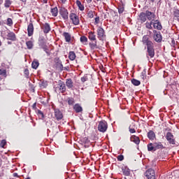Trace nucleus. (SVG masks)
<instances>
[{"instance_id":"obj_1","label":"nucleus","mask_w":179,"mask_h":179,"mask_svg":"<svg viewBox=\"0 0 179 179\" xmlns=\"http://www.w3.org/2000/svg\"><path fill=\"white\" fill-rule=\"evenodd\" d=\"M142 43L143 45L146 46V57L148 59L150 58V59H152V58H155V55H156L155 52V43L150 41V38H149L148 35L143 36Z\"/></svg>"},{"instance_id":"obj_2","label":"nucleus","mask_w":179,"mask_h":179,"mask_svg":"<svg viewBox=\"0 0 179 179\" xmlns=\"http://www.w3.org/2000/svg\"><path fill=\"white\" fill-rule=\"evenodd\" d=\"M88 38L90 41H91V42L89 43L91 50H95V48H97V38H96V34H94V32L90 31L88 33Z\"/></svg>"},{"instance_id":"obj_3","label":"nucleus","mask_w":179,"mask_h":179,"mask_svg":"<svg viewBox=\"0 0 179 179\" xmlns=\"http://www.w3.org/2000/svg\"><path fill=\"white\" fill-rule=\"evenodd\" d=\"M38 45L39 47L43 49V51H45V52H46L48 55H50V52L48 51V46H47V42H45V38H44V37H39Z\"/></svg>"},{"instance_id":"obj_4","label":"nucleus","mask_w":179,"mask_h":179,"mask_svg":"<svg viewBox=\"0 0 179 179\" xmlns=\"http://www.w3.org/2000/svg\"><path fill=\"white\" fill-rule=\"evenodd\" d=\"M107 129H108V124L106 120H101L99 122L98 124V131L99 132H106Z\"/></svg>"},{"instance_id":"obj_5","label":"nucleus","mask_w":179,"mask_h":179,"mask_svg":"<svg viewBox=\"0 0 179 179\" xmlns=\"http://www.w3.org/2000/svg\"><path fill=\"white\" fill-rule=\"evenodd\" d=\"M59 13L62 17V18L63 19V20H68V19H69V13L68 12V9L64 7H61L59 10Z\"/></svg>"},{"instance_id":"obj_6","label":"nucleus","mask_w":179,"mask_h":179,"mask_svg":"<svg viewBox=\"0 0 179 179\" xmlns=\"http://www.w3.org/2000/svg\"><path fill=\"white\" fill-rule=\"evenodd\" d=\"M147 179H156V172L153 169H148L144 173Z\"/></svg>"},{"instance_id":"obj_7","label":"nucleus","mask_w":179,"mask_h":179,"mask_svg":"<svg viewBox=\"0 0 179 179\" xmlns=\"http://www.w3.org/2000/svg\"><path fill=\"white\" fill-rule=\"evenodd\" d=\"M69 18L74 26H78V24L80 23V21L79 20V16H78V15H76L75 13H71L69 15Z\"/></svg>"},{"instance_id":"obj_8","label":"nucleus","mask_w":179,"mask_h":179,"mask_svg":"<svg viewBox=\"0 0 179 179\" xmlns=\"http://www.w3.org/2000/svg\"><path fill=\"white\" fill-rule=\"evenodd\" d=\"M96 33L99 40L103 41L104 38H106V32L104 31V29H103L101 27H99L96 30Z\"/></svg>"},{"instance_id":"obj_9","label":"nucleus","mask_w":179,"mask_h":179,"mask_svg":"<svg viewBox=\"0 0 179 179\" xmlns=\"http://www.w3.org/2000/svg\"><path fill=\"white\" fill-rule=\"evenodd\" d=\"M153 33V39L155 40V41H156V43H162V41L163 40L162 33L157 30H154Z\"/></svg>"},{"instance_id":"obj_10","label":"nucleus","mask_w":179,"mask_h":179,"mask_svg":"<svg viewBox=\"0 0 179 179\" xmlns=\"http://www.w3.org/2000/svg\"><path fill=\"white\" fill-rule=\"evenodd\" d=\"M54 115L57 121H61L64 118V114L58 108L54 109Z\"/></svg>"},{"instance_id":"obj_11","label":"nucleus","mask_w":179,"mask_h":179,"mask_svg":"<svg viewBox=\"0 0 179 179\" xmlns=\"http://www.w3.org/2000/svg\"><path fill=\"white\" fill-rule=\"evenodd\" d=\"M166 139L171 145H176V139H174V135L171 132H168L166 136Z\"/></svg>"},{"instance_id":"obj_12","label":"nucleus","mask_w":179,"mask_h":179,"mask_svg":"<svg viewBox=\"0 0 179 179\" xmlns=\"http://www.w3.org/2000/svg\"><path fill=\"white\" fill-rule=\"evenodd\" d=\"M27 33H28V37H31V36L34 34V26L33 25V22H31L28 24Z\"/></svg>"},{"instance_id":"obj_13","label":"nucleus","mask_w":179,"mask_h":179,"mask_svg":"<svg viewBox=\"0 0 179 179\" xmlns=\"http://www.w3.org/2000/svg\"><path fill=\"white\" fill-rule=\"evenodd\" d=\"M42 29L43 30V33L45 34H48V33L51 31V26H50V24L48 22H45V24H43Z\"/></svg>"},{"instance_id":"obj_14","label":"nucleus","mask_w":179,"mask_h":179,"mask_svg":"<svg viewBox=\"0 0 179 179\" xmlns=\"http://www.w3.org/2000/svg\"><path fill=\"white\" fill-rule=\"evenodd\" d=\"M55 62L56 64V67L57 68V69H59L60 71H65V69H66V68L64 69V66L62 65V62H61V60H59V58H56L55 59Z\"/></svg>"},{"instance_id":"obj_15","label":"nucleus","mask_w":179,"mask_h":179,"mask_svg":"<svg viewBox=\"0 0 179 179\" xmlns=\"http://www.w3.org/2000/svg\"><path fill=\"white\" fill-rule=\"evenodd\" d=\"M152 26L154 29H156L157 30H162V29H163V26H162V23L159 20H154Z\"/></svg>"},{"instance_id":"obj_16","label":"nucleus","mask_w":179,"mask_h":179,"mask_svg":"<svg viewBox=\"0 0 179 179\" xmlns=\"http://www.w3.org/2000/svg\"><path fill=\"white\" fill-rule=\"evenodd\" d=\"M145 15H147V19H148L149 20H153L154 22L155 19H156V14H155V13L146 10Z\"/></svg>"},{"instance_id":"obj_17","label":"nucleus","mask_w":179,"mask_h":179,"mask_svg":"<svg viewBox=\"0 0 179 179\" xmlns=\"http://www.w3.org/2000/svg\"><path fill=\"white\" fill-rule=\"evenodd\" d=\"M148 20V17L146 15V12H142L139 14L138 20H140L141 23H145Z\"/></svg>"},{"instance_id":"obj_18","label":"nucleus","mask_w":179,"mask_h":179,"mask_svg":"<svg viewBox=\"0 0 179 179\" xmlns=\"http://www.w3.org/2000/svg\"><path fill=\"white\" fill-rule=\"evenodd\" d=\"M63 37L66 43H71V40H72V36L69 34V32H63Z\"/></svg>"},{"instance_id":"obj_19","label":"nucleus","mask_w":179,"mask_h":179,"mask_svg":"<svg viewBox=\"0 0 179 179\" xmlns=\"http://www.w3.org/2000/svg\"><path fill=\"white\" fill-rule=\"evenodd\" d=\"M59 89L62 93H65L66 92V85L64 81H59Z\"/></svg>"},{"instance_id":"obj_20","label":"nucleus","mask_w":179,"mask_h":179,"mask_svg":"<svg viewBox=\"0 0 179 179\" xmlns=\"http://www.w3.org/2000/svg\"><path fill=\"white\" fill-rule=\"evenodd\" d=\"M73 108L77 113H82L83 111V108H82V106L79 103H76L73 106Z\"/></svg>"},{"instance_id":"obj_21","label":"nucleus","mask_w":179,"mask_h":179,"mask_svg":"<svg viewBox=\"0 0 179 179\" xmlns=\"http://www.w3.org/2000/svg\"><path fill=\"white\" fill-rule=\"evenodd\" d=\"M148 138L150 141H155L156 139V134L152 130H150L148 133Z\"/></svg>"},{"instance_id":"obj_22","label":"nucleus","mask_w":179,"mask_h":179,"mask_svg":"<svg viewBox=\"0 0 179 179\" xmlns=\"http://www.w3.org/2000/svg\"><path fill=\"white\" fill-rule=\"evenodd\" d=\"M130 141L134 142V143H136V145H139V143H141V139L135 135L131 136Z\"/></svg>"},{"instance_id":"obj_23","label":"nucleus","mask_w":179,"mask_h":179,"mask_svg":"<svg viewBox=\"0 0 179 179\" xmlns=\"http://www.w3.org/2000/svg\"><path fill=\"white\" fill-rule=\"evenodd\" d=\"M7 40H10L11 41H16V34L13 32H9L7 34Z\"/></svg>"},{"instance_id":"obj_24","label":"nucleus","mask_w":179,"mask_h":179,"mask_svg":"<svg viewBox=\"0 0 179 179\" xmlns=\"http://www.w3.org/2000/svg\"><path fill=\"white\" fill-rule=\"evenodd\" d=\"M66 85L68 89H72L73 87V81H72V79L67 78L66 80Z\"/></svg>"},{"instance_id":"obj_25","label":"nucleus","mask_w":179,"mask_h":179,"mask_svg":"<svg viewBox=\"0 0 179 179\" xmlns=\"http://www.w3.org/2000/svg\"><path fill=\"white\" fill-rule=\"evenodd\" d=\"M50 13L53 17L58 16V7H54L50 9Z\"/></svg>"},{"instance_id":"obj_26","label":"nucleus","mask_w":179,"mask_h":179,"mask_svg":"<svg viewBox=\"0 0 179 179\" xmlns=\"http://www.w3.org/2000/svg\"><path fill=\"white\" fill-rule=\"evenodd\" d=\"M154 146L155 150H158L159 149H164V146L162 143V142H155L154 143Z\"/></svg>"},{"instance_id":"obj_27","label":"nucleus","mask_w":179,"mask_h":179,"mask_svg":"<svg viewBox=\"0 0 179 179\" xmlns=\"http://www.w3.org/2000/svg\"><path fill=\"white\" fill-rule=\"evenodd\" d=\"M173 19L175 20H177L178 22H179V10H178V8H175L173 10Z\"/></svg>"},{"instance_id":"obj_28","label":"nucleus","mask_w":179,"mask_h":179,"mask_svg":"<svg viewBox=\"0 0 179 179\" xmlns=\"http://www.w3.org/2000/svg\"><path fill=\"white\" fill-rule=\"evenodd\" d=\"M76 3L79 10H81V11L85 10V6L83 4H82V2H80V1L77 0L76 1Z\"/></svg>"},{"instance_id":"obj_29","label":"nucleus","mask_w":179,"mask_h":179,"mask_svg":"<svg viewBox=\"0 0 179 179\" xmlns=\"http://www.w3.org/2000/svg\"><path fill=\"white\" fill-rule=\"evenodd\" d=\"M69 59L70 61H75L76 59V54H75V52L71 51L69 53Z\"/></svg>"},{"instance_id":"obj_30","label":"nucleus","mask_w":179,"mask_h":179,"mask_svg":"<svg viewBox=\"0 0 179 179\" xmlns=\"http://www.w3.org/2000/svg\"><path fill=\"white\" fill-rule=\"evenodd\" d=\"M147 148H148V152H152V151L156 152V150L155 148V143H150L149 144H148Z\"/></svg>"},{"instance_id":"obj_31","label":"nucleus","mask_w":179,"mask_h":179,"mask_svg":"<svg viewBox=\"0 0 179 179\" xmlns=\"http://www.w3.org/2000/svg\"><path fill=\"white\" fill-rule=\"evenodd\" d=\"M39 65H40V63H38V61H34L32 62L31 67L33 68V69H37Z\"/></svg>"},{"instance_id":"obj_32","label":"nucleus","mask_w":179,"mask_h":179,"mask_svg":"<svg viewBox=\"0 0 179 179\" xmlns=\"http://www.w3.org/2000/svg\"><path fill=\"white\" fill-rule=\"evenodd\" d=\"M152 24H153V20H152L150 22H146L145 23L146 29H149V30H153V27H152Z\"/></svg>"},{"instance_id":"obj_33","label":"nucleus","mask_w":179,"mask_h":179,"mask_svg":"<svg viewBox=\"0 0 179 179\" xmlns=\"http://www.w3.org/2000/svg\"><path fill=\"white\" fill-rule=\"evenodd\" d=\"M26 45L28 48V50H31V48H33V41H28L26 42Z\"/></svg>"},{"instance_id":"obj_34","label":"nucleus","mask_w":179,"mask_h":179,"mask_svg":"<svg viewBox=\"0 0 179 179\" xmlns=\"http://www.w3.org/2000/svg\"><path fill=\"white\" fill-rule=\"evenodd\" d=\"M131 83L134 86H139L141 85V82L135 78L131 79Z\"/></svg>"},{"instance_id":"obj_35","label":"nucleus","mask_w":179,"mask_h":179,"mask_svg":"<svg viewBox=\"0 0 179 179\" xmlns=\"http://www.w3.org/2000/svg\"><path fill=\"white\" fill-rule=\"evenodd\" d=\"M122 173L124 174V176H129V174H131V171H129V169L128 168H124L122 169Z\"/></svg>"},{"instance_id":"obj_36","label":"nucleus","mask_w":179,"mask_h":179,"mask_svg":"<svg viewBox=\"0 0 179 179\" xmlns=\"http://www.w3.org/2000/svg\"><path fill=\"white\" fill-rule=\"evenodd\" d=\"M94 13H96V12L92 11V10H90L87 13V17H90V19H93V17H94Z\"/></svg>"},{"instance_id":"obj_37","label":"nucleus","mask_w":179,"mask_h":179,"mask_svg":"<svg viewBox=\"0 0 179 179\" xmlns=\"http://www.w3.org/2000/svg\"><path fill=\"white\" fill-rule=\"evenodd\" d=\"M67 103L69 106H73V104H75V99H73V98H69Z\"/></svg>"},{"instance_id":"obj_38","label":"nucleus","mask_w":179,"mask_h":179,"mask_svg":"<svg viewBox=\"0 0 179 179\" xmlns=\"http://www.w3.org/2000/svg\"><path fill=\"white\" fill-rule=\"evenodd\" d=\"M80 41L83 43H87V37L83 36L80 38Z\"/></svg>"},{"instance_id":"obj_39","label":"nucleus","mask_w":179,"mask_h":179,"mask_svg":"<svg viewBox=\"0 0 179 179\" xmlns=\"http://www.w3.org/2000/svg\"><path fill=\"white\" fill-rule=\"evenodd\" d=\"M141 78L143 80H145L146 78V70H143L141 73Z\"/></svg>"},{"instance_id":"obj_40","label":"nucleus","mask_w":179,"mask_h":179,"mask_svg":"<svg viewBox=\"0 0 179 179\" xmlns=\"http://www.w3.org/2000/svg\"><path fill=\"white\" fill-rule=\"evenodd\" d=\"M5 146H6V140H1L0 143V147L3 148V149H5Z\"/></svg>"},{"instance_id":"obj_41","label":"nucleus","mask_w":179,"mask_h":179,"mask_svg":"<svg viewBox=\"0 0 179 179\" xmlns=\"http://www.w3.org/2000/svg\"><path fill=\"white\" fill-rule=\"evenodd\" d=\"M13 20H12V18H8L7 19V26H13Z\"/></svg>"},{"instance_id":"obj_42","label":"nucleus","mask_w":179,"mask_h":179,"mask_svg":"<svg viewBox=\"0 0 179 179\" xmlns=\"http://www.w3.org/2000/svg\"><path fill=\"white\" fill-rule=\"evenodd\" d=\"M129 132H130V134H135V132H136V130H135V128H133L131 125H130L129 127Z\"/></svg>"},{"instance_id":"obj_43","label":"nucleus","mask_w":179,"mask_h":179,"mask_svg":"<svg viewBox=\"0 0 179 179\" xmlns=\"http://www.w3.org/2000/svg\"><path fill=\"white\" fill-rule=\"evenodd\" d=\"M4 6L5 8H9L10 6V0H6Z\"/></svg>"},{"instance_id":"obj_44","label":"nucleus","mask_w":179,"mask_h":179,"mask_svg":"<svg viewBox=\"0 0 179 179\" xmlns=\"http://www.w3.org/2000/svg\"><path fill=\"white\" fill-rule=\"evenodd\" d=\"M88 78H87V76H84L83 77L81 78V82L83 83H85V82H87L88 80Z\"/></svg>"},{"instance_id":"obj_45","label":"nucleus","mask_w":179,"mask_h":179,"mask_svg":"<svg viewBox=\"0 0 179 179\" xmlns=\"http://www.w3.org/2000/svg\"><path fill=\"white\" fill-rule=\"evenodd\" d=\"M24 73L26 76V78L29 77V76L30 75V73L29 71V69H25L24 71Z\"/></svg>"},{"instance_id":"obj_46","label":"nucleus","mask_w":179,"mask_h":179,"mask_svg":"<svg viewBox=\"0 0 179 179\" xmlns=\"http://www.w3.org/2000/svg\"><path fill=\"white\" fill-rule=\"evenodd\" d=\"M117 159L118 162H122L124 160V155H120L117 157Z\"/></svg>"},{"instance_id":"obj_47","label":"nucleus","mask_w":179,"mask_h":179,"mask_svg":"<svg viewBox=\"0 0 179 179\" xmlns=\"http://www.w3.org/2000/svg\"><path fill=\"white\" fill-rule=\"evenodd\" d=\"M0 75H3V76H6V70L0 69Z\"/></svg>"},{"instance_id":"obj_48","label":"nucleus","mask_w":179,"mask_h":179,"mask_svg":"<svg viewBox=\"0 0 179 179\" xmlns=\"http://www.w3.org/2000/svg\"><path fill=\"white\" fill-rule=\"evenodd\" d=\"M100 22V17H96L94 19V24H99V22Z\"/></svg>"},{"instance_id":"obj_49","label":"nucleus","mask_w":179,"mask_h":179,"mask_svg":"<svg viewBox=\"0 0 179 179\" xmlns=\"http://www.w3.org/2000/svg\"><path fill=\"white\" fill-rule=\"evenodd\" d=\"M38 115H40L41 118H44V113L40 110H38Z\"/></svg>"},{"instance_id":"obj_50","label":"nucleus","mask_w":179,"mask_h":179,"mask_svg":"<svg viewBox=\"0 0 179 179\" xmlns=\"http://www.w3.org/2000/svg\"><path fill=\"white\" fill-rule=\"evenodd\" d=\"M88 142H89V138H87V137H85L83 138V143H88Z\"/></svg>"},{"instance_id":"obj_51","label":"nucleus","mask_w":179,"mask_h":179,"mask_svg":"<svg viewBox=\"0 0 179 179\" xmlns=\"http://www.w3.org/2000/svg\"><path fill=\"white\" fill-rule=\"evenodd\" d=\"M118 12H119V13H124V8L122 7V8H119Z\"/></svg>"},{"instance_id":"obj_52","label":"nucleus","mask_w":179,"mask_h":179,"mask_svg":"<svg viewBox=\"0 0 179 179\" xmlns=\"http://www.w3.org/2000/svg\"><path fill=\"white\" fill-rule=\"evenodd\" d=\"M32 108H33V110H36V108H37V103H34L32 105Z\"/></svg>"},{"instance_id":"obj_53","label":"nucleus","mask_w":179,"mask_h":179,"mask_svg":"<svg viewBox=\"0 0 179 179\" xmlns=\"http://www.w3.org/2000/svg\"><path fill=\"white\" fill-rule=\"evenodd\" d=\"M171 44L174 47V45H176V41L174 39H172L171 41Z\"/></svg>"},{"instance_id":"obj_54","label":"nucleus","mask_w":179,"mask_h":179,"mask_svg":"<svg viewBox=\"0 0 179 179\" xmlns=\"http://www.w3.org/2000/svg\"><path fill=\"white\" fill-rule=\"evenodd\" d=\"M60 1L62 2V3H65V2H66V0H60Z\"/></svg>"},{"instance_id":"obj_55","label":"nucleus","mask_w":179,"mask_h":179,"mask_svg":"<svg viewBox=\"0 0 179 179\" xmlns=\"http://www.w3.org/2000/svg\"><path fill=\"white\" fill-rule=\"evenodd\" d=\"M92 0H86V2L88 3H91Z\"/></svg>"},{"instance_id":"obj_56","label":"nucleus","mask_w":179,"mask_h":179,"mask_svg":"<svg viewBox=\"0 0 179 179\" xmlns=\"http://www.w3.org/2000/svg\"><path fill=\"white\" fill-rule=\"evenodd\" d=\"M43 3H47L48 2V0H43Z\"/></svg>"},{"instance_id":"obj_57","label":"nucleus","mask_w":179,"mask_h":179,"mask_svg":"<svg viewBox=\"0 0 179 179\" xmlns=\"http://www.w3.org/2000/svg\"><path fill=\"white\" fill-rule=\"evenodd\" d=\"M13 177H17V173H13Z\"/></svg>"},{"instance_id":"obj_58","label":"nucleus","mask_w":179,"mask_h":179,"mask_svg":"<svg viewBox=\"0 0 179 179\" xmlns=\"http://www.w3.org/2000/svg\"><path fill=\"white\" fill-rule=\"evenodd\" d=\"M20 1H22V2H26V1L27 0H20Z\"/></svg>"},{"instance_id":"obj_59","label":"nucleus","mask_w":179,"mask_h":179,"mask_svg":"<svg viewBox=\"0 0 179 179\" xmlns=\"http://www.w3.org/2000/svg\"><path fill=\"white\" fill-rule=\"evenodd\" d=\"M96 2H101V0H96Z\"/></svg>"},{"instance_id":"obj_60","label":"nucleus","mask_w":179,"mask_h":179,"mask_svg":"<svg viewBox=\"0 0 179 179\" xmlns=\"http://www.w3.org/2000/svg\"><path fill=\"white\" fill-rule=\"evenodd\" d=\"M1 45H2V42L0 40V47H1Z\"/></svg>"},{"instance_id":"obj_61","label":"nucleus","mask_w":179,"mask_h":179,"mask_svg":"<svg viewBox=\"0 0 179 179\" xmlns=\"http://www.w3.org/2000/svg\"><path fill=\"white\" fill-rule=\"evenodd\" d=\"M151 1V2H155V0H150Z\"/></svg>"},{"instance_id":"obj_62","label":"nucleus","mask_w":179,"mask_h":179,"mask_svg":"<svg viewBox=\"0 0 179 179\" xmlns=\"http://www.w3.org/2000/svg\"><path fill=\"white\" fill-rule=\"evenodd\" d=\"M26 179H30V178H27Z\"/></svg>"},{"instance_id":"obj_63","label":"nucleus","mask_w":179,"mask_h":179,"mask_svg":"<svg viewBox=\"0 0 179 179\" xmlns=\"http://www.w3.org/2000/svg\"><path fill=\"white\" fill-rule=\"evenodd\" d=\"M174 1H177V0H173Z\"/></svg>"},{"instance_id":"obj_64","label":"nucleus","mask_w":179,"mask_h":179,"mask_svg":"<svg viewBox=\"0 0 179 179\" xmlns=\"http://www.w3.org/2000/svg\"><path fill=\"white\" fill-rule=\"evenodd\" d=\"M0 24H1V22H0Z\"/></svg>"}]
</instances>
